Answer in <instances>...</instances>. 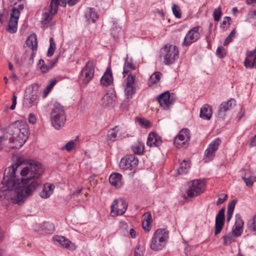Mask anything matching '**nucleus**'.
<instances>
[{
    "label": "nucleus",
    "instance_id": "obj_1",
    "mask_svg": "<svg viewBox=\"0 0 256 256\" xmlns=\"http://www.w3.org/2000/svg\"><path fill=\"white\" fill-rule=\"evenodd\" d=\"M16 163L6 168L0 190V200L6 206L10 203L20 204L41 185L40 178L43 173L42 164L36 161H30L20 170V178L16 174L19 166L24 162L20 156H16Z\"/></svg>",
    "mask_w": 256,
    "mask_h": 256
},
{
    "label": "nucleus",
    "instance_id": "obj_2",
    "mask_svg": "<svg viewBox=\"0 0 256 256\" xmlns=\"http://www.w3.org/2000/svg\"><path fill=\"white\" fill-rule=\"evenodd\" d=\"M8 132L12 136L10 138L9 147L12 149L20 148L26 142L30 134L28 126L24 121H16L8 128Z\"/></svg>",
    "mask_w": 256,
    "mask_h": 256
},
{
    "label": "nucleus",
    "instance_id": "obj_3",
    "mask_svg": "<svg viewBox=\"0 0 256 256\" xmlns=\"http://www.w3.org/2000/svg\"><path fill=\"white\" fill-rule=\"evenodd\" d=\"M52 124L54 128L59 130L65 124L66 116L64 108L59 104H56L50 112Z\"/></svg>",
    "mask_w": 256,
    "mask_h": 256
},
{
    "label": "nucleus",
    "instance_id": "obj_4",
    "mask_svg": "<svg viewBox=\"0 0 256 256\" xmlns=\"http://www.w3.org/2000/svg\"><path fill=\"white\" fill-rule=\"evenodd\" d=\"M178 56L179 50L175 45L168 44L160 49V56L165 65L173 64L178 58Z\"/></svg>",
    "mask_w": 256,
    "mask_h": 256
},
{
    "label": "nucleus",
    "instance_id": "obj_5",
    "mask_svg": "<svg viewBox=\"0 0 256 256\" xmlns=\"http://www.w3.org/2000/svg\"><path fill=\"white\" fill-rule=\"evenodd\" d=\"M169 238V232L165 228H158L152 239L150 248L155 251L161 250L166 244Z\"/></svg>",
    "mask_w": 256,
    "mask_h": 256
},
{
    "label": "nucleus",
    "instance_id": "obj_6",
    "mask_svg": "<svg viewBox=\"0 0 256 256\" xmlns=\"http://www.w3.org/2000/svg\"><path fill=\"white\" fill-rule=\"evenodd\" d=\"M39 86L34 84L26 88L25 90L23 105L26 108H30L38 102V91Z\"/></svg>",
    "mask_w": 256,
    "mask_h": 256
},
{
    "label": "nucleus",
    "instance_id": "obj_7",
    "mask_svg": "<svg viewBox=\"0 0 256 256\" xmlns=\"http://www.w3.org/2000/svg\"><path fill=\"white\" fill-rule=\"evenodd\" d=\"M66 0H51L50 6L46 8L42 13V20L46 23L49 22L57 13L58 6H66Z\"/></svg>",
    "mask_w": 256,
    "mask_h": 256
},
{
    "label": "nucleus",
    "instance_id": "obj_8",
    "mask_svg": "<svg viewBox=\"0 0 256 256\" xmlns=\"http://www.w3.org/2000/svg\"><path fill=\"white\" fill-rule=\"evenodd\" d=\"M188 188L186 190L188 198H194L203 193L206 184L204 180H195L188 183Z\"/></svg>",
    "mask_w": 256,
    "mask_h": 256
},
{
    "label": "nucleus",
    "instance_id": "obj_9",
    "mask_svg": "<svg viewBox=\"0 0 256 256\" xmlns=\"http://www.w3.org/2000/svg\"><path fill=\"white\" fill-rule=\"evenodd\" d=\"M190 138V130L188 128H182L175 137L174 144L178 148H186Z\"/></svg>",
    "mask_w": 256,
    "mask_h": 256
},
{
    "label": "nucleus",
    "instance_id": "obj_10",
    "mask_svg": "<svg viewBox=\"0 0 256 256\" xmlns=\"http://www.w3.org/2000/svg\"><path fill=\"white\" fill-rule=\"evenodd\" d=\"M128 206L127 202L122 198L114 200L110 206L111 216H116L123 214L126 212Z\"/></svg>",
    "mask_w": 256,
    "mask_h": 256
},
{
    "label": "nucleus",
    "instance_id": "obj_11",
    "mask_svg": "<svg viewBox=\"0 0 256 256\" xmlns=\"http://www.w3.org/2000/svg\"><path fill=\"white\" fill-rule=\"evenodd\" d=\"M222 142L220 138H218L213 140L208 145L204 152V162H208L214 159L216 156V152Z\"/></svg>",
    "mask_w": 256,
    "mask_h": 256
},
{
    "label": "nucleus",
    "instance_id": "obj_12",
    "mask_svg": "<svg viewBox=\"0 0 256 256\" xmlns=\"http://www.w3.org/2000/svg\"><path fill=\"white\" fill-rule=\"evenodd\" d=\"M138 164V160L134 155L130 154L121 159L119 166L123 170H132Z\"/></svg>",
    "mask_w": 256,
    "mask_h": 256
},
{
    "label": "nucleus",
    "instance_id": "obj_13",
    "mask_svg": "<svg viewBox=\"0 0 256 256\" xmlns=\"http://www.w3.org/2000/svg\"><path fill=\"white\" fill-rule=\"evenodd\" d=\"M20 14V12L19 8L16 7L13 8L7 28V31L10 33L14 34L16 32L18 29V22Z\"/></svg>",
    "mask_w": 256,
    "mask_h": 256
},
{
    "label": "nucleus",
    "instance_id": "obj_14",
    "mask_svg": "<svg viewBox=\"0 0 256 256\" xmlns=\"http://www.w3.org/2000/svg\"><path fill=\"white\" fill-rule=\"evenodd\" d=\"M94 73V66L92 60H89L81 72V76L83 78V82L87 84L93 78Z\"/></svg>",
    "mask_w": 256,
    "mask_h": 256
},
{
    "label": "nucleus",
    "instance_id": "obj_15",
    "mask_svg": "<svg viewBox=\"0 0 256 256\" xmlns=\"http://www.w3.org/2000/svg\"><path fill=\"white\" fill-rule=\"evenodd\" d=\"M198 30V26L194 27L190 30L186 35L182 43V46H188L198 40L200 37Z\"/></svg>",
    "mask_w": 256,
    "mask_h": 256
},
{
    "label": "nucleus",
    "instance_id": "obj_16",
    "mask_svg": "<svg viewBox=\"0 0 256 256\" xmlns=\"http://www.w3.org/2000/svg\"><path fill=\"white\" fill-rule=\"evenodd\" d=\"M135 76L129 74L126 80V86L124 88L125 96L127 99L132 98L136 92V88L134 86Z\"/></svg>",
    "mask_w": 256,
    "mask_h": 256
},
{
    "label": "nucleus",
    "instance_id": "obj_17",
    "mask_svg": "<svg viewBox=\"0 0 256 256\" xmlns=\"http://www.w3.org/2000/svg\"><path fill=\"white\" fill-rule=\"evenodd\" d=\"M225 208H222L218 212L216 218L214 226V234L217 235L220 232L224 226L225 214Z\"/></svg>",
    "mask_w": 256,
    "mask_h": 256
},
{
    "label": "nucleus",
    "instance_id": "obj_18",
    "mask_svg": "<svg viewBox=\"0 0 256 256\" xmlns=\"http://www.w3.org/2000/svg\"><path fill=\"white\" fill-rule=\"evenodd\" d=\"M157 100L160 106L164 110H167L169 106L174 102V100L168 91L159 95Z\"/></svg>",
    "mask_w": 256,
    "mask_h": 256
},
{
    "label": "nucleus",
    "instance_id": "obj_19",
    "mask_svg": "<svg viewBox=\"0 0 256 256\" xmlns=\"http://www.w3.org/2000/svg\"><path fill=\"white\" fill-rule=\"evenodd\" d=\"M244 221L240 214H236V220L232 229V234L236 237L240 236L242 232Z\"/></svg>",
    "mask_w": 256,
    "mask_h": 256
},
{
    "label": "nucleus",
    "instance_id": "obj_20",
    "mask_svg": "<svg viewBox=\"0 0 256 256\" xmlns=\"http://www.w3.org/2000/svg\"><path fill=\"white\" fill-rule=\"evenodd\" d=\"M244 65L248 68H252L256 66V48L252 50L247 51Z\"/></svg>",
    "mask_w": 256,
    "mask_h": 256
},
{
    "label": "nucleus",
    "instance_id": "obj_21",
    "mask_svg": "<svg viewBox=\"0 0 256 256\" xmlns=\"http://www.w3.org/2000/svg\"><path fill=\"white\" fill-rule=\"evenodd\" d=\"M236 100L231 98L227 102H222L219 106L218 110V116L221 118H224L226 116V112L230 110L233 105H235Z\"/></svg>",
    "mask_w": 256,
    "mask_h": 256
},
{
    "label": "nucleus",
    "instance_id": "obj_22",
    "mask_svg": "<svg viewBox=\"0 0 256 256\" xmlns=\"http://www.w3.org/2000/svg\"><path fill=\"white\" fill-rule=\"evenodd\" d=\"M162 144V140L160 136L154 132H150L146 144L150 147L158 146Z\"/></svg>",
    "mask_w": 256,
    "mask_h": 256
},
{
    "label": "nucleus",
    "instance_id": "obj_23",
    "mask_svg": "<svg viewBox=\"0 0 256 256\" xmlns=\"http://www.w3.org/2000/svg\"><path fill=\"white\" fill-rule=\"evenodd\" d=\"M84 17L88 23H93L98 19V14L94 8H88L85 12Z\"/></svg>",
    "mask_w": 256,
    "mask_h": 256
},
{
    "label": "nucleus",
    "instance_id": "obj_24",
    "mask_svg": "<svg viewBox=\"0 0 256 256\" xmlns=\"http://www.w3.org/2000/svg\"><path fill=\"white\" fill-rule=\"evenodd\" d=\"M116 100V96L113 94L107 93L100 100V104L104 107L112 106Z\"/></svg>",
    "mask_w": 256,
    "mask_h": 256
},
{
    "label": "nucleus",
    "instance_id": "obj_25",
    "mask_svg": "<svg viewBox=\"0 0 256 256\" xmlns=\"http://www.w3.org/2000/svg\"><path fill=\"white\" fill-rule=\"evenodd\" d=\"M122 178V176L120 174L112 173L110 176L109 182L112 186H114L116 188H120L123 184Z\"/></svg>",
    "mask_w": 256,
    "mask_h": 256
},
{
    "label": "nucleus",
    "instance_id": "obj_26",
    "mask_svg": "<svg viewBox=\"0 0 256 256\" xmlns=\"http://www.w3.org/2000/svg\"><path fill=\"white\" fill-rule=\"evenodd\" d=\"M55 186L52 184H46L44 186L42 190L40 193V196L42 198H48L53 194Z\"/></svg>",
    "mask_w": 256,
    "mask_h": 256
},
{
    "label": "nucleus",
    "instance_id": "obj_27",
    "mask_svg": "<svg viewBox=\"0 0 256 256\" xmlns=\"http://www.w3.org/2000/svg\"><path fill=\"white\" fill-rule=\"evenodd\" d=\"M113 82L112 72L110 68H108L100 79V83L104 86H110Z\"/></svg>",
    "mask_w": 256,
    "mask_h": 256
},
{
    "label": "nucleus",
    "instance_id": "obj_28",
    "mask_svg": "<svg viewBox=\"0 0 256 256\" xmlns=\"http://www.w3.org/2000/svg\"><path fill=\"white\" fill-rule=\"evenodd\" d=\"M144 219L142 222V228L146 232H149L150 230L152 222V217L150 212H147L143 215Z\"/></svg>",
    "mask_w": 256,
    "mask_h": 256
},
{
    "label": "nucleus",
    "instance_id": "obj_29",
    "mask_svg": "<svg viewBox=\"0 0 256 256\" xmlns=\"http://www.w3.org/2000/svg\"><path fill=\"white\" fill-rule=\"evenodd\" d=\"M120 129L118 126H116L110 129L108 134V140L112 142L116 141L118 137L121 136Z\"/></svg>",
    "mask_w": 256,
    "mask_h": 256
},
{
    "label": "nucleus",
    "instance_id": "obj_30",
    "mask_svg": "<svg viewBox=\"0 0 256 256\" xmlns=\"http://www.w3.org/2000/svg\"><path fill=\"white\" fill-rule=\"evenodd\" d=\"M135 69L136 66L132 62V58H129L127 56L125 59L124 64V65L123 74L125 76L126 74H127Z\"/></svg>",
    "mask_w": 256,
    "mask_h": 256
},
{
    "label": "nucleus",
    "instance_id": "obj_31",
    "mask_svg": "<svg viewBox=\"0 0 256 256\" xmlns=\"http://www.w3.org/2000/svg\"><path fill=\"white\" fill-rule=\"evenodd\" d=\"M212 110L208 105H204L200 109V117L206 120L210 119L212 116Z\"/></svg>",
    "mask_w": 256,
    "mask_h": 256
},
{
    "label": "nucleus",
    "instance_id": "obj_32",
    "mask_svg": "<svg viewBox=\"0 0 256 256\" xmlns=\"http://www.w3.org/2000/svg\"><path fill=\"white\" fill-rule=\"evenodd\" d=\"M26 43L29 48L32 50H36L37 49V40L36 34L30 35L26 39Z\"/></svg>",
    "mask_w": 256,
    "mask_h": 256
},
{
    "label": "nucleus",
    "instance_id": "obj_33",
    "mask_svg": "<svg viewBox=\"0 0 256 256\" xmlns=\"http://www.w3.org/2000/svg\"><path fill=\"white\" fill-rule=\"evenodd\" d=\"M190 168V162L189 161L184 160L180 164V167L178 170V173L179 174H186Z\"/></svg>",
    "mask_w": 256,
    "mask_h": 256
},
{
    "label": "nucleus",
    "instance_id": "obj_34",
    "mask_svg": "<svg viewBox=\"0 0 256 256\" xmlns=\"http://www.w3.org/2000/svg\"><path fill=\"white\" fill-rule=\"evenodd\" d=\"M162 74L158 72L154 73L150 78V86H152L158 82L160 79Z\"/></svg>",
    "mask_w": 256,
    "mask_h": 256
},
{
    "label": "nucleus",
    "instance_id": "obj_35",
    "mask_svg": "<svg viewBox=\"0 0 256 256\" xmlns=\"http://www.w3.org/2000/svg\"><path fill=\"white\" fill-rule=\"evenodd\" d=\"M132 150L135 154H142L144 150V144L141 142L136 144L132 146Z\"/></svg>",
    "mask_w": 256,
    "mask_h": 256
},
{
    "label": "nucleus",
    "instance_id": "obj_36",
    "mask_svg": "<svg viewBox=\"0 0 256 256\" xmlns=\"http://www.w3.org/2000/svg\"><path fill=\"white\" fill-rule=\"evenodd\" d=\"M56 78H52L49 81L48 84L44 90V96H46L48 94L56 84Z\"/></svg>",
    "mask_w": 256,
    "mask_h": 256
},
{
    "label": "nucleus",
    "instance_id": "obj_37",
    "mask_svg": "<svg viewBox=\"0 0 256 256\" xmlns=\"http://www.w3.org/2000/svg\"><path fill=\"white\" fill-rule=\"evenodd\" d=\"M247 224L249 230L256 232V214L248 222Z\"/></svg>",
    "mask_w": 256,
    "mask_h": 256
},
{
    "label": "nucleus",
    "instance_id": "obj_38",
    "mask_svg": "<svg viewBox=\"0 0 256 256\" xmlns=\"http://www.w3.org/2000/svg\"><path fill=\"white\" fill-rule=\"evenodd\" d=\"M56 48V46L52 38H50V44L46 54L48 56H51L54 54Z\"/></svg>",
    "mask_w": 256,
    "mask_h": 256
},
{
    "label": "nucleus",
    "instance_id": "obj_39",
    "mask_svg": "<svg viewBox=\"0 0 256 256\" xmlns=\"http://www.w3.org/2000/svg\"><path fill=\"white\" fill-rule=\"evenodd\" d=\"M136 120L139 124L143 128H148L150 126V121L142 118H136Z\"/></svg>",
    "mask_w": 256,
    "mask_h": 256
},
{
    "label": "nucleus",
    "instance_id": "obj_40",
    "mask_svg": "<svg viewBox=\"0 0 256 256\" xmlns=\"http://www.w3.org/2000/svg\"><path fill=\"white\" fill-rule=\"evenodd\" d=\"M231 18L230 16H226L222 22L221 23L220 28L223 29L224 30H226L230 24Z\"/></svg>",
    "mask_w": 256,
    "mask_h": 256
},
{
    "label": "nucleus",
    "instance_id": "obj_41",
    "mask_svg": "<svg viewBox=\"0 0 256 256\" xmlns=\"http://www.w3.org/2000/svg\"><path fill=\"white\" fill-rule=\"evenodd\" d=\"M222 15L221 6H220L218 8H216L214 12L213 16L214 20L216 22L219 21Z\"/></svg>",
    "mask_w": 256,
    "mask_h": 256
},
{
    "label": "nucleus",
    "instance_id": "obj_42",
    "mask_svg": "<svg viewBox=\"0 0 256 256\" xmlns=\"http://www.w3.org/2000/svg\"><path fill=\"white\" fill-rule=\"evenodd\" d=\"M234 236L231 234H228L224 236V244L225 246H227L230 244L232 242H234Z\"/></svg>",
    "mask_w": 256,
    "mask_h": 256
},
{
    "label": "nucleus",
    "instance_id": "obj_43",
    "mask_svg": "<svg viewBox=\"0 0 256 256\" xmlns=\"http://www.w3.org/2000/svg\"><path fill=\"white\" fill-rule=\"evenodd\" d=\"M172 10L176 18H180L182 16V13L179 6L176 4H174L172 6Z\"/></svg>",
    "mask_w": 256,
    "mask_h": 256
},
{
    "label": "nucleus",
    "instance_id": "obj_44",
    "mask_svg": "<svg viewBox=\"0 0 256 256\" xmlns=\"http://www.w3.org/2000/svg\"><path fill=\"white\" fill-rule=\"evenodd\" d=\"M58 241L61 246L66 248H68L70 244V242L64 236L60 237Z\"/></svg>",
    "mask_w": 256,
    "mask_h": 256
},
{
    "label": "nucleus",
    "instance_id": "obj_45",
    "mask_svg": "<svg viewBox=\"0 0 256 256\" xmlns=\"http://www.w3.org/2000/svg\"><path fill=\"white\" fill-rule=\"evenodd\" d=\"M216 56L220 58H224L226 56L225 49L222 46H219L216 50Z\"/></svg>",
    "mask_w": 256,
    "mask_h": 256
},
{
    "label": "nucleus",
    "instance_id": "obj_46",
    "mask_svg": "<svg viewBox=\"0 0 256 256\" xmlns=\"http://www.w3.org/2000/svg\"><path fill=\"white\" fill-rule=\"evenodd\" d=\"M242 179L244 180L247 186L250 187L254 184V178L252 176H250L246 178V176H242Z\"/></svg>",
    "mask_w": 256,
    "mask_h": 256
},
{
    "label": "nucleus",
    "instance_id": "obj_47",
    "mask_svg": "<svg viewBox=\"0 0 256 256\" xmlns=\"http://www.w3.org/2000/svg\"><path fill=\"white\" fill-rule=\"evenodd\" d=\"M75 142L74 140H70L67 142L66 145L62 148V150H66L68 152H70L74 147Z\"/></svg>",
    "mask_w": 256,
    "mask_h": 256
},
{
    "label": "nucleus",
    "instance_id": "obj_48",
    "mask_svg": "<svg viewBox=\"0 0 256 256\" xmlns=\"http://www.w3.org/2000/svg\"><path fill=\"white\" fill-rule=\"evenodd\" d=\"M235 34H236V30H232V32H230V34L227 36V38H226V39L224 41V44L225 46L228 45V44H230L232 41V38H234V36Z\"/></svg>",
    "mask_w": 256,
    "mask_h": 256
},
{
    "label": "nucleus",
    "instance_id": "obj_49",
    "mask_svg": "<svg viewBox=\"0 0 256 256\" xmlns=\"http://www.w3.org/2000/svg\"><path fill=\"white\" fill-rule=\"evenodd\" d=\"M129 100H126L124 101L120 104V108L124 111L127 110L128 108Z\"/></svg>",
    "mask_w": 256,
    "mask_h": 256
},
{
    "label": "nucleus",
    "instance_id": "obj_50",
    "mask_svg": "<svg viewBox=\"0 0 256 256\" xmlns=\"http://www.w3.org/2000/svg\"><path fill=\"white\" fill-rule=\"evenodd\" d=\"M236 204V200H234L232 201L229 204L228 206V211L227 212H234V207H235Z\"/></svg>",
    "mask_w": 256,
    "mask_h": 256
},
{
    "label": "nucleus",
    "instance_id": "obj_51",
    "mask_svg": "<svg viewBox=\"0 0 256 256\" xmlns=\"http://www.w3.org/2000/svg\"><path fill=\"white\" fill-rule=\"evenodd\" d=\"M44 227L45 228H48V232H52L54 228V226L52 224L49 222H46L44 224Z\"/></svg>",
    "mask_w": 256,
    "mask_h": 256
},
{
    "label": "nucleus",
    "instance_id": "obj_52",
    "mask_svg": "<svg viewBox=\"0 0 256 256\" xmlns=\"http://www.w3.org/2000/svg\"><path fill=\"white\" fill-rule=\"evenodd\" d=\"M50 68V65L49 64H44L42 66H40V70H41L42 72L43 73H46L48 72L50 70L52 69V68Z\"/></svg>",
    "mask_w": 256,
    "mask_h": 256
},
{
    "label": "nucleus",
    "instance_id": "obj_53",
    "mask_svg": "<svg viewBox=\"0 0 256 256\" xmlns=\"http://www.w3.org/2000/svg\"><path fill=\"white\" fill-rule=\"evenodd\" d=\"M36 119L35 116L33 114H30L28 116V122L32 124L36 123Z\"/></svg>",
    "mask_w": 256,
    "mask_h": 256
},
{
    "label": "nucleus",
    "instance_id": "obj_54",
    "mask_svg": "<svg viewBox=\"0 0 256 256\" xmlns=\"http://www.w3.org/2000/svg\"><path fill=\"white\" fill-rule=\"evenodd\" d=\"M16 99H17L16 96L14 94L12 96V103L10 107V109L11 110H14V109H15L16 106Z\"/></svg>",
    "mask_w": 256,
    "mask_h": 256
},
{
    "label": "nucleus",
    "instance_id": "obj_55",
    "mask_svg": "<svg viewBox=\"0 0 256 256\" xmlns=\"http://www.w3.org/2000/svg\"><path fill=\"white\" fill-rule=\"evenodd\" d=\"M134 256H143L142 251L140 250V246H136L135 251H134Z\"/></svg>",
    "mask_w": 256,
    "mask_h": 256
},
{
    "label": "nucleus",
    "instance_id": "obj_56",
    "mask_svg": "<svg viewBox=\"0 0 256 256\" xmlns=\"http://www.w3.org/2000/svg\"><path fill=\"white\" fill-rule=\"evenodd\" d=\"M60 57V56H58L56 58H53L50 63V68H52L54 66L55 64L57 62L58 58Z\"/></svg>",
    "mask_w": 256,
    "mask_h": 256
},
{
    "label": "nucleus",
    "instance_id": "obj_57",
    "mask_svg": "<svg viewBox=\"0 0 256 256\" xmlns=\"http://www.w3.org/2000/svg\"><path fill=\"white\" fill-rule=\"evenodd\" d=\"M250 146H256V134L251 140Z\"/></svg>",
    "mask_w": 256,
    "mask_h": 256
},
{
    "label": "nucleus",
    "instance_id": "obj_58",
    "mask_svg": "<svg viewBox=\"0 0 256 256\" xmlns=\"http://www.w3.org/2000/svg\"><path fill=\"white\" fill-rule=\"evenodd\" d=\"M80 0H68V4L70 6H73L76 4Z\"/></svg>",
    "mask_w": 256,
    "mask_h": 256
},
{
    "label": "nucleus",
    "instance_id": "obj_59",
    "mask_svg": "<svg viewBox=\"0 0 256 256\" xmlns=\"http://www.w3.org/2000/svg\"><path fill=\"white\" fill-rule=\"evenodd\" d=\"M226 198H227V196L226 195L224 196V198H218V201L216 202L217 204L218 205V204H220L223 203L226 200Z\"/></svg>",
    "mask_w": 256,
    "mask_h": 256
},
{
    "label": "nucleus",
    "instance_id": "obj_60",
    "mask_svg": "<svg viewBox=\"0 0 256 256\" xmlns=\"http://www.w3.org/2000/svg\"><path fill=\"white\" fill-rule=\"evenodd\" d=\"M130 234L132 238H135L136 236V233L134 229L131 228L130 231Z\"/></svg>",
    "mask_w": 256,
    "mask_h": 256
},
{
    "label": "nucleus",
    "instance_id": "obj_61",
    "mask_svg": "<svg viewBox=\"0 0 256 256\" xmlns=\"http://www.w3.org/2000/svg\"><path fill=\"white\" fill-rule=\"evenodd\" d=\"M244 116V112L242 109H241L238 114V119H241Z\"/></svg>",
    "mask_w": 256,
    "mask_h": 256
},
{
    "label": "nucleus",
    "instance_id": "obj_62",
    "mask_svg": "<svg viewBox=\"0 0 256 256\" xmlns=\"http://www.w3.org/2000/svg\"><path fill=\"white\" fill-rule=\"evenodd\" d=\"M233 212H227V216H226V220L228 222H229L232 216Z\"/></svg>",
    "mask_w": 256,
    "mask_h": 256
},
{
    "label": "nucleus",
    "instance_id": "obj_63",
    "mask_svg": "<svg viewBox=\"0 0 256 256\" xmlns=\"http://www.w3.org/2000/svg\"><path fill=\"white\" fill-rule=\"evenodd\" d=\"M81 191H82V190L81 189H79V190H76V192H74L72 194V196H78L80 193L81 192Z\"/></svg>",
    "mask_w": 256,
    "mask_h": 256
},
{
    "label": "nucleus",
    "instance_id": "obj_64",
    "mask_svg": "<svg viewBox=\"0 0 256 256\" xmlns=\"http://www.w3.org/2000/svg\"><path fill=\"white\" fill-rule=\"evenodd\" d=\"M246 3L248 4H251L256 3V0H246Z\"/></svg>",
    "mask_w": 256,
    "mask_h": 256
}]
</instances>
